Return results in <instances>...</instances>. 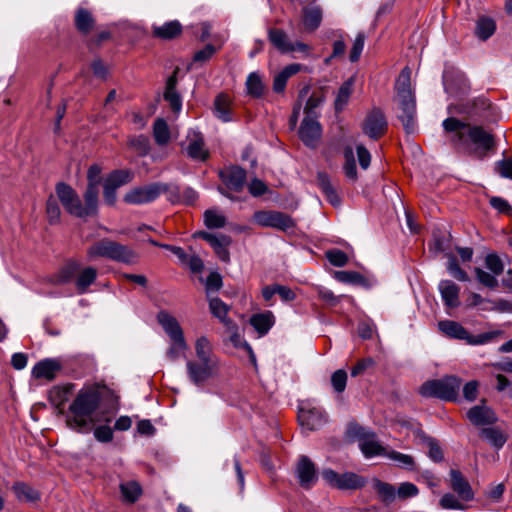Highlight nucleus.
I'll list each match as a JSON object with an SVG mask.
<instances>
[{"label":"nucleus","mask_w":512,"mask_h":512,"mask_svg":"<svg viewBox=\"0 0 512 512\" xmlns=\"http://www.w3.org/2000/svg\"><path fill=\"white\" fill-rule=\"evenodd\" d=\"M322 136V127L316 117H304L300 128L299 137L302 142L311 148H315Z\"/></svg>","instance_id":"ddd939ff"},{"label":"nucleus","mask_w":512,"mask_h":512,"mask_svg":"<svg viewBox=\"0 0 512 512\" xmlns=\"http://www.w3.org/2000/svg\"><path fill=\"white\" fill-rule=\"evenodd\" d=\"M12 489L19 501L37 502L40 499V493L24 482H16Z\"/></svg>","instance_id":"ea45409f"},{"label":"nucleus","mask_w":512,"mask_h":512,"mask_svg":"<svg viewBox=\"0 0 512 512\" xmlns=\"http://www.w3.org/2000/svg\"><path fill=\"white\" fill-rule=\"evenodd\" d=\"M295 475L301 487L310 489L317 482L318 476L315 464L307 456H300L296 467Z\"/></svg>","instance_id":"f8f14e48"},{"label":"nucleus","mask_w":512,"mask_h":512,"mask_svg":"<svg viewBox=\"0 0 512 512\" xmlns=\"http://www.w3.org/2000/svg\"><path fill=\"white\" fill-rule=\"evenodd\" d=\"M187 153L195 160L204 161L208 158V151L204 148V140L201 135L194 133L187 146Z\"/></svg>","instance_id":"a19ab883"},{"label":"nucleus","mask_w":512,"mask_h":512,"mask_svg":"<svg viewBox=\"0 0 512 512\" xmlns=\"http://www.w3.org/2000/svg\"><path fill=\"white\" fill-rule=\"evenodd\" d=\"M458 146H474V151L481 156L495 147L494 137L481 126L468 125L466 131H460L457 134Z\"/></svg>","instance_id":"20e7f679"},{"label":"nucleus","mask_w":512,"mask_h":512,"mask_svg":"<svg viewBox=\"0 0 512 512\" xmlns=\"http://www.w3.org/2000/svg\"><path fill=\"white\" fill-rule=\"evenodd\" d=\"M46 213L50 224H56L60 220V207L53 196H50L46 203Z\"/></svg>","instance_id":"e2e57ef3"},{"label":"nucleus","mask_w":512,"mask_h":512,"mask_svg":"<svg viewBox=\"0 0 512 512\" xmlns=\"http://www.w3.org/2000/svg\"><path fill=\"white\" fill-rule=\"evenodd\" d=\"M386 457L397 462L399 466L412 469L414 466V459L412 456L391 450L386 454Z\"/></svg>","instance_id":"0e129e2a"},{"label":"nucleus","mask_w":512,"mask_h":512,"mask_svg":"<svg viewBox=\"0 0 512 512\" xmlns=\"http://www.w3.org/2000/svg\"><path fill=\"white\" fill-rule=\"evenodd\" d=\"M87 257L91 261L107 258L124 264H134L138 260L137 254L131 248L107 238L93 243L87 249Z\"/></svg>","instance_id":"f03ea898"},{"label":"nucleus","mask_w":512,"mask_h":512,"mask_svg":"<svg viewBox=\"0 0 512 512\" xmlns=\"http://www.w3.org/2000/svg\"><path fill=\"white\" fill-rule=\"evenodd\" d=\"M219 177L228 189L239 192L246 182V171L241 167L231 166L221 170Z\"/></svg>","instance_id":"dca6fc26"},{"label":"nucleus","mask_w":512,"mask_h":512,"mask_svg":"<svg viewBox=\"0 0 512 512\" xmlns=\"http://www.w3.org/2000/svg\"><path fill=\"white\" fill-rule=\"evenodd\" d=\"M325 255L327 260L335 267H343L348 263V256L342 250L331 249Z\"/></svg>","instance_id":"052dcab7"},{"label":"nucleus","mask_w":512,"mask_h":512,"mask_svg":"<svg viewBox=\"0 0 512 512\" xmlns=\"http://www.w3.org/2000/svg\"><path fill=\"white\" fill-rule=\"evenodd\" d=\"M209 308L211 313L226 326L233 324L232 320L227 317L229 307L220 298H211L209 301Z\"/></svg>","instance_id":"a18cd8bd"},{"label":"nucleus","mask_w":512,"mask_h":512,"mask_svg":"<svg viewBox=\"0 0 512 512\" xmlns=\"http://www.w3.org/2000/svg\"><path fill=\"white\" fill-rule=\"evenodd\" d=\"M364 486V480L355 473L347 472L340 474L338 489H358Z\"/></svg>","instance_id":"de8ad7c7"},{"label":"nucleus","mask_w":512,"mask_h":512,"mask_svg":"<svg viewBox=\"0 0 512 512\" xmlns=\"http://www.w3.org/2000/svg\"><path fill=\"white\" fill-rule=\"evenodd\" d=\"M62 365L57 359H44L39 361L32 369V375L36 379L52 381L61 370Z\"/></svg>","instance_id":"6ab92c4d"},{"label":"nucleus","mask_w":512,"mask_h":512,"mask_svg":"<svg viewBox=\"0 0 512 512\" xmlns=\"http://www.w3.org/2000/svg\"><path fill=\"white\" fill-rule=\"evenodd\" d=\"M474 272L476 275V279L483 286L490 289H495L498 287L497 276H495L493 273H488L479 267H476L474 269Z\"/></svg>","instance_id":"13d9d810"},{"label":"nucleus","mask_w":512,"mask_h":512,"mask_svg":"<svg viewBox=\"0 0 512 512\" xmlns=\"http://www.w3.org/2000/svg\"><path fill=\"white\" fill-rule=\"evenodd\" d=\"M197 236L211 245L220 260L224 262H228L230 260V253L228 251V246L232 242L230 236L225 234H213L204 231L199 232Z\"/></svg>","instance_id":"2eb2a0df"},{"label":"nucleus","mask_w":512,"mask_h":512,"mask_svg":"<svg viewBox=\"0 0 512 512\" xmlns=\"http://www.w3.org/2000/svg\"><path fill=\"white\" fill-rule=\"evenodd\" d=\"M80 270V264L77 261L67 262L56 274L55 283L66 284L76 279Z\"/></svg>","instance_id":"79ce46f5"},{"label":"nucleus","mask_w":512,"mask_h":512,"mask_svg":"<svg viewBox=\"0 0 512 512\" xmlns=\"http://www.w3.org/2000/svg\"><path fill=\"white\" fill-rule=\"evenodd\" d=\"M438 329L445 336L453 339L464 340L469 345L486 344L493 340L498 334V332H486L478 335H471L464 326L453 320L439 321Z\"/></svg>","instance_id":"39448f33"},{"label":"nucleus","mask_w":512,"mask_h":512,"mask_svg":"<svg viewBox=\"0 0 512 512\" xmlns=\"http://www.w3.org/2000/svg\"><path fill=\"white\" fill-rule=\"evenodd\" d=\"M348 435L351 439L359 442V448L366 458L374 456H386L388 453L376 439L375 433L365 429L357 424L350 425L348 428Z\"/></svg>","instance_id":"423d86ee"},{"label":"nucleus","mask_w":512,"mask_h":512,"mask_svg":"<svg viewBox=\"0 0 512 512\" xmlns=\"http://www.w3.org/2000/svg\"><path fill=\"white\" fill-rule=\"evenodd\" d=\"M182 32V25L177 20L169 21L161 26H153L152 33L155 37L169 40L179 36Z\"/></svg>","instance_id":"c756f323"},{"label":"nucleus","mask_w":512,"mask_h":512,"mask_svg":"<svg viewBox=\"0 0 512 512\" xmlns=\"http://www.w3.org/2000/svg\"><path fill=\"white\" fill-rule=\"evenodd\" d=\"M443 128L447 132H455V135L453 137V142L458 146L457 141V134L460 133V131H466L468 127V123H464L457 118L450 117L443 121Z\"/></svg>","instance_id":"5fc2aeb1"},{"label":"nucleus","mask_w":512,"mask_h":512,"mask_svg":"<svg viewBox=\"0 0 512 512\" xmlns=\"http://www.w3.org/2000/svg\"><path fill=\"white\" fill-rule=\"evenodd\" d=\"M102 396L97 387H84L69 405L65 413L66 426L77 433H89L96 423L110 422L111 416H100L99 406Z\"/></svg>","instance_id":"f257e3e1"},{"label":"nucleus","mask_w":512,"mask_h":512,"mask_svg":"<svg viewBox=\"0 0 512 512\" xmlns=\"http://www.w3.org/2000/svg\"><path fill=\"white\" fill-rule=\"evenodd\" d=\"M253 220L259 226L276 228L284 232L296 225L292 217L279 211H257L253 215Z\"/></svg>","instance_id":"6e6552de"},{"label":"nucleus","mask_w":512,"mask_h":512,"mask_svg":"<svg viewBox=\"0 0 512 512\" xmlns=\"http://www.w3.org/2000/svg\"><path fill=\"white\" fill-rule=\"evenodd\" d=\"M317 184L322 192L325 194L327 200L333 205L337 206L340 204V198L334 188L330 177L325 172L317 173Z\"/></svg>","instance_id":"2f4dec72"},{"label":"nucleus","mask_w":512,"mask_h":512,"mask_svg":"<svg viewBox=\"0 0 512 512\" xmlns=\"http://www.w3.org/2000/svg\"><path fill=\"white\" fill-rule=\"evenodd\" d=\"M334 278L341 283L363 284L365 278L356 271H335Z\"/></svg>","instance_id":"864d4df0"},{"label":"nucleus","mask_w":512,"mask_h":512,"mask_svg":"<svg viewBox=\"0 0 512 512\" xmlns=\"http://www.w3.org/2000/svg\"><path fill=\"white\" fill-rule=\"evenodd\" d=\"M462 380L456 376H446L441 379L423 383L419 393L426 398H438L444 401H458Z\"/></svg>","instance_id":"7ed1b4c3"},{"label":"nucleus","mask_w":512,"mask_h":512,"mask_svg":"<svg viewBox=\"0 0 512 512\" xmlns=\"http://www.w3.org/2000/svg\"><path fill=\"white\" fill-rule=\"evenodd\" d=\"M119 488L122 500L128 504L135 503L142 495L141 485L134 480L121 483Z\"/></svg>","instance_id":"f704fd0d"},{"label":"nucleus","mask_w":512,"mask_h":512,"mask_svg":"<svg viewBox=\"0 0 512 512\" xmlns=\"http://www.w3.org/2000/svg\"><path fill=\"white\" fill-rule=\"evenodd\" d=\"M375 488L382 501L385 503H391L395 500L396 490L395 487L389 483L378 481L375 484Z\"/></svg>","instance_id":"4d7b16f0"},{"label":"nucleus","mask_w":512,"mask_h":512,"mask_svg":"<svg viewBox=\"0 0 512 512\" xmlns=\"http://www.w3.org/2000/svg\"><path fill=\"white\" fill-rule=\"evenodd\" d=\"M74 24L80 34L88 35L94 29L95 19L89 10L79 7L75 11Z\"/></svg>","instance_id":"bb28decb"},{"label":"nucleus","mask_w":512,"mask_h":512,"mask_svg":"<svg viewBox=\"0 0 512 512\" xmlns=\"http://www.w3.org/2000/svg\"><path fill=\"white\" fill-rule=\"evenodd\" d=\"M302 13L305 30L308 32L315 31L322 21V9L319 6H308L303 8Z\"/></svg>","instance_id":"c85d7f7f"},{"label":"nucleus","mask_w":512,"mask_h":512,"mask_svg":"<svg viewBox=\"0 0 512 512\" xmlns=\"http://www.w3.org/2000/svg\"><path fill=\"white\" fill-rule=\"evenodd\" d=\"M496 30L495 21L487 16H480L476 21L475 35L478 39L486 41Z\"/></svg>","instance_id":"c9c22d12"},{"label":"nucleus","mask_w":512,"mask_h":512,"mask_svg":"<svg viewBox=\"0 0 512 512\" xmlns=\"http://www.w3.org/2000/svg\"><path fill=\"white\" fill-rule=\"evenodd\" d=\"M447 271L458 281L467 282L470 280L469 275L459 266L454 255H448Z\"/></svg>","instance_id":"603ef678"},{"label":"nucleus","mask_w":512,"mask_h":512,"mask_svg":"<svg viewBox=\"0 0 512 512\" xmlns=\"http://www.w3.org/2000/svg\"><path fill=\"white\" fill-rule=\"evenodd\" d=\"M496 170L503 178L512 180V158H506L496 163Z\"/></svg>","instance_id":"774afa93"},{"label":"nucleus","mask_w":512,"mask_h":512,"mask_svg":"<svg viewBox=\"0 0 512 512\" xmlns=\"http://www.w3.org/2000/svg\"><path fill=\"white\" fill-rule=\"evenodd\" d=\"M250 324L260 335H265L274 324L272 312L255 314L250 318Z\"/></svg>","instance_id":"58836bf2"},{"label":"nucleus","mask_w":512,"mask_h":512,"mask_svg":"<svg viewBox=\"0 0 512 512\" xmlns=\"http://www.w3.org/2000/svg\"><path fill=\"white\" fill-rule=\"evenodd\" d=\"M450 481L451 488L462 500L470 501L474 498V493L469 482L464 478L463 474L459 470H450Z\"/></svg>","instance_id":"4be33fe9"},{"label":"nucleus","mask_w":512,"mask_h":512,"mask_svg":"<svg viewBox=\"0 0 512 512\" xmlns=\"http://www.w3.org/2000/svg\"><path fill=\"white\" fill-rule=\"evenodd\" d=\"M298 420L303 428L313 431L319 429L326 422V415L319 408H301L298 414Z\"/></svg>","instance_id":"a211bd4d"},{"label":"nucleus","mask_w":512,"mask_h":512,"mask_svg":"<svg viewBox=\"0 0 512 512\" xmlns=\"http://www.w3.org/2000/svg\"><path fill=\"white\" fill-rule=\"evenodd\" d=\"M480 436L497 450L501 449L507 441L506 434L497 427L482 428Z\"/></svg>","instance_id":"e433bc0d"},{"label":"nucleus","mask_w":512,"mask_h":512,"mask_svg":"<svg viewBox=\"0 0 512 512\" xmlns=\"http://www.w3.org/2000/svg\"><path fill=\"white\" fill-rule=\"evenodd\" d=\"M466 416L468 420L475 426L492 425L497 421V416L494 411L484 404L471 407Z\"/></svg>","instance_id":"f3484780"},{"label":"nucleus","mask_w":512,"mask_h":512,"mask_svg":"<svg viewBox=\"0 0 512 512\" xmlns=\"http://www.w3.org/2000/svg\"><path fill=\"white\" fill-rule=\"evenodd\" d=\"M268 39L270 43L282 54L291 53V41L288 34L280 28H270L268 30Z\"/></svg>","instance_id":"cd10ccee"},{"label":"nucleus","mask_w":512,"mask_h":512,"mask_svg":"<svg viewBox=\"0 0 512 512\" xmlns=\"http://www.w3.org/2000/svg\"><path fill=\"white\" fill-rule=\"evenodd\" d=\"M245 85L247 94L254 98H260L264 94L265 86L258 72H251L247 76Z\"/></svg>","instance_id":"c03bdc74"},{"label":"nucleus","mask_w":512,"mask_h":512,"mask_svg":"<svg viewBox=\"0 0 512 512\" xmlns=\"http://www.w3.org/2000/svg\"><path fill=\"white\" fill-rule=\"evenodd\" d=\"M99 186L87 185L84 193L83 209L86 212L85 217L93 216L97 212L98 205V190Z\"/></svg>","instance_id":"37998d69"},{"label":"nucleus","mask_w":512,"mask_h":512,"mask_svg":"<svg viewBox=\"0 0 512 512\" xmlns=\"http://www.w3.org/2000/svg\"><path fill=\"white\" fill-rule=\"evenodd\" d=\"M440 506L443 509L463 510L465 506L451 493H446L440 499Z\"/></svg>","instance_id":"338daca9"},{"label":"nucleus","mask_w":512,"mask_h":512,"mask_svg":"<svg viewBox=\"0 0 512 512\" xmlns=\"http://www.w3.org/2000/svg\"><path fill=\"white\" fill-rule=\"evenodd\" d=\"M388 123L383 111L379 108L370 110L362 124V130L369 138L377 140L387 131Z\"/></svg>","instance_id":"9b49d317"},{"label":"nucleus","mask_w":512,"mask_h":512,"mask_svg":"<svg viewBox=\"0 0 512 512\" xmlns=\"http://www.w3.org/2000/svg\"><path fill=\"white\" fill-rule=\"evenodd\" d=\"M186 368L190 381L196 386H203L208 379L217 375L219 363L188 360Z\"/></svg>","instance_id":"9d476101"},{"label":"nucleus","mask_w":512,"mask_h":512,"mask_svg":"<svg viewBox=\"0 0 512 512\" xmlns=\"http://www.w3.org/2000/svg\"><path fill=\"white\" fill-rule=\"evenodd\" d=\"M344 158H345V164H344L343 169H344L345 176L352 182H355L358 178V175H357L356 162H355L354 152H353L352 147L347 146L344 149Z\"/></svg>","instance_id":"8fccbe9b"},{"label":"nucleus","mask_w":512,"mask_h":512,"mask_svg":"<svg viewBox=\"0 0 512 512\" xmlns=\"http://www.w3.org/2000/svg\"><path fill=\"white\" fill-rule=\"evenodd\" d=\"M347 373L343 369L336 370L331 375V385L335 392L342 393L344 392L347 384Z\"/></svg>","instance_id":"680f3d73"},{"label":"nucleus","mask_w":512,"mask_h":512,"mask_svg":"<svg viewBox=\"0 0 512 512\" xmlns=\"http://www.w3.org/2000/svg\"><path fill=\"white\" fill-rule=\"evenodd\" d=\"M157 320L171 340H177L183 344V330L175 317L168 312L161 311L157 315Z\"/></svg>","instance_id":"aec40b11"},{"label":"nucleus","mask_w":512,"mask_h":512,"mask_svg":"<svg viewBox=\"0 0 512 512\" xmlns=\"http://www.w3.org/2000/svg\"><path fill=\"white\" fill-rule=\"evenodd\" d=\"M354 82L355 78L350 77L345 82H343L342 85L339 87L334 101L335 110L337 112L342 111L344 107L348 104L353 92Z\"/></svg>","instance_id":"72a5a7b5"},{"label":"nucleus","mask_w":512,"mask_h":512,"mask_svg":"<svg viewBox=\"0 0 512 512\" xmlns=\"http://www.w3.org/2000/svg\"><path fill=\"white\" fill-rule=\"evenodd\" d=\"M214 114L222 122L232 121V100L229 95L220 93L214 100Z\"/></svg>","instance_id":"a878e982"},{"label":"nucleus","mask_w":512,"mask_h":512,"mask_svg":"<svg viewBox=\"0 0 512 512\" xmlns=\"http://www.w3.org/2000/svg\"><path fill=\"white\" fill-rule=\"evenodd\" d=\"M444 305L448 308H456L460 305V288L451 280H442L438 285Z\"/></svg>","instance_id":"5701e85b"},{"label":"nucleus","mask_w":512,"mask_h":512,"mask_svg":"<svg viewBox=\"0 0 512 512\" xmlns=\"http://www.w3.org/2000/svg\"><path fill=\"white\" fill-rule=\"evenodd\" d=\"M55 190L59 201L69 214L85 218L86 212H84L83 204L76 191L70 185L61 182L56 185Z\"/></svg>","instance_id":"1a4fd4ad"},{"label":"nucleus","mask_w":512,"mask_h":512,"mask_svg":"<svg viewBox=\"0 0 512 512\" xmlns=\"http://www.w3.org/2000/svg\"><path fill=\"white\" fill-rule=\"evenodd\" d=\"M128 145L134 149L138 155L145 156L150 151V144L148 137L144 135H139L136 137H132L128 141Z\"/></svg>","instance_id":"6e6d98bb"},{"label":"nucleus","mask_w":512,"mask_h":512,"mask_svg":"<svg viewBox=\"0 0 512 512\" xmlns=\"http://www.w3.org/2000/svg\"><path fill=\"white\" fill-rule=\"evenodd\" d=\"M401 113L398 118L402 122L405 130L411 132L415 126L416 102L415 95H407V97H396Z\"/></svg>","instance_id":"4468645a"},{"label":"nucleus","mask_w":512,"mask_h":512,"mask_svg":"<svg viewBox=\"0 0 512 512\" xmlns=\"http://www.w3.org/2000/svg\"><path fill=\"white\" fill-rule=\"evenodd\" d=\"M153 135L158 145H166L170 140V131L163 119H157L153 126Z\"/></svg>","instance_id":"3c124183"},{"label":"nucleus","mask_w":512,"mask_h":512,"mask_svg":"<svg viewBox=\"0 0 512 512\" xmlns=\"http://www.w3.org/2000/svg\"><path fill=\"white\" fill-rule=\"evenodd\" d=\"M133 179V172L128 169H120L112 171L106 178L105 182L116 189L128 184Z\"/></svg>","instance_id":"49530a36"},{"label":"nucleus","mask_w":512,"mask_h":512,"mask_svg":"<svg viewBox=\"0 0 512 512\" xmlns=\"http://www.w3.org/2000/svg\"><path fill=\"white\" fill-rule=\"evenodd\" d=\"M196 360L208 363H219L213 352L212 344L206 336H201L195 341Z\"/></svg>","instance_id":"393cba45"},{"label":"nucleus","mask_w":512,"mask_h":512,"mask_svg":"<svg viewBox=\"0 0 512 512\" xmlns=\"http://www.w3.org/2000/svg\"><path fill=\"white\" fill-rule=\"evenodd\" d=\"M73 388V384L55 386L50 390L49 393V400L51 404L57 409L58 414L63 415L64 417L67 411V409H65V404L68 402Z\"/></svg>","instance_id":"412c9836"},{"label":"nucleus","mask_w":512,"mask_h":512,"mask_svg":"<svg viewBox=\"0 0 512 512\" xmlns=\"http://www.w3.org/2000/svg\"><path fill=\"white\" fill-rule=\"evenodd\" d=\"M167 191V186L160 183H152L146 186L136 187L127 192L124 202L132 205H142L156 200Z\"/></svg>","instance_id":"0eeeda50"},{"label":"nucleus","mask_w":512,"mask_h":512,"mask_svg":"<svg viewBox=\"0 0 512 512\" xmlns=\"http://www.w3.org/2000/svg\"><path fill=\"white\" fill-rule=\"evenodd\" d=\"M97 278V270L93 267L80 268L75 279V286L79 294H84L88 291L91 284Z\"/></svg>","instance_id":"7c9ffc66"},{"label":"nucleus","mask_w":512,"mask_h":512,"mask_svg":"<svg viewBox=\"0 0 512 512\" xmlns=\"http://www.w3.org/2000/svg\"><path fill=\"white\" fill-rule=\"evenodd\" d=\"M419 439L427 448V454L433 462L439 463L444 460V452L435 438L421 433L419 434Z\"/></svg>","instance_id":"473e14b6"},{"label":"nucleus","mask_w":512,"mask_h":512,"mask_svg":"<svg viewBox=\"0 0 512 512\" xmlns=\"http://www.w3.org/2000/svg\"><path fill=\"white\" fill-rule=\"evenodd\" d=\"M177 72L178 69H176L173 74L168 77L166 82V89L163 94L164 100L169 103V106L174 113H179L182 109V99L180 94L176 91Z\"/></svg>","instance_id":"b1692460"},{"label":"nucleus","mask_w":512,"mask_h":512,"mask_svg":"<svg viewBox=\"0 0 512 512\" xmlns=\"http://www.w3.org/2000/svg\"><path fill=\"white\" fill-rule=\"evenodd\" d=\"M485 266L495 276L501 275L504 271V264L495 253H490L485 257Z\"/></svg>","instance_id":"bf43d9fd"},{"label":"nucleus","mask_w":512,"mask_h":512,"mask_svg":"<svg viewBox=\"0 0 512 512\" xmlns=\"http://www.w3.org/2000/svg\"><path fill=\"white\" fill-rule=\"evenodd\" d=\"M396 97H407L414 94L411 88V70L404 67L395 82Z\"/></svg>","instance_id":"4c0bfd02"},{"label":"nucleus","mask_w":512,"mask_h":512,"mask_svg":"<svg viewBox=\"0 0 512 512\" xmlns=\"http://www.w3.org/2000/svg\"><path fill=\"white\" fill-rule=\"evenodd\" d=\"M365 43V35L364 33H358L353 46L350 51L349 59L351 62H357L362 54Z\"/></svg>","instance_id":"69168bd1"},{"label":"nucleus","mask_w":512,"mask_h":512,"mask_svg":"<svg viewBox=\"0 0 512 512\" xmlns=\"http://www.w3.org/2000/svg\"><path fill=\"white\" fill-rule=\"evenodd\" d=\"M204 224L209 229H218L226 225V217L217 209H208L204 212Z\"/></svg>","instance_id":"09e8293b"}]
</instances>
